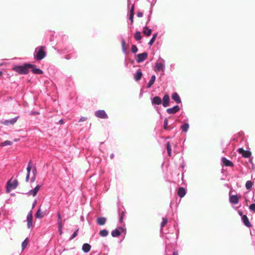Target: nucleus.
Wrapping results in <instances>:
<instances>
[{"label":"nucleus","mask_w":255,"mask_h":255,"mask_svg":"<svg viewBox=\"0 0 255 255\" xmlns=\"http://www.w3.org/2000/svg\"><path fill=\"white\" fill-rule=\"evenodd\" d=\"M32 66V64L24 63L22 65H16L13 66L12 70L19 74L26 75L29 72V67Z\"/></svg>","instance_id":"1"},{"label":"nucleus","mask_w":255,"mask_h":255,"mask_svg":"<svg viewBox=\"0 0 255 255\" xmlns=\"http://www.w3.org/2000/svg\"><path fill=\"white\" fill-rule=\"evenodd\" d=\"M45 49V47L43 46L37 47L33 54L34 59L38 61L43 59L46 55Z\"/></svg>","instance_id":"2"},{"label":"nucleus","mask_w":255,"mask_h":255,"mask_svg":"<svg viewBox=\"0 0 255 255\" xmlns=\"http://www.w3.org/2000/svg\"><path fill=\"white\" fill-rule=\"evenodd\" d=\"M18 185L17 180H14L12 182L11 179L8 180L6 183V192L9 193L11 190L15 189Z\"/></svg>","instance_id":"3"},{"label":"nucleus","mask_w":255,"mask_h":255,"mask_svg":"<svg viewBox=\"0 0 255 255\" xmlns=\"http://www.w3.org/2000/svg\"><path fill=\"white\" fill-rule=\"evenodd\" d=\"M161 61L162 62H156L154 66V71L155 72H159L162 71L163 72L164 71L165 68V61L163 59H161Z\"/></svg>","instance_id":"4"},{"label":"nucleus","mask_w":255,"mask_h":255,"mask_svg":"<svg viewBox=\"0 0 255 255\" xmlns=\"http://www.w3.org/2000/svg\"><path fill=\"white\" fill-rule=\"evenodd\" d=\"M123 232L126 233V229L122 227H119L112 231L111 235L114 238L118 237Z\"/></svg>","instance_id":"5"},{"label":"nucleus","mask_w":255,"mask_h":255,"mask_svg":"<svg viewBox=\"0 0 255 255\" xmlns=\"http://www.w3.org/2000/svg\"><path fill=\"white\" fill-rule=\"evenodd\" d=\"M95 116L98 118L102 119H107L108 116L104 110H97L95 112Z\"/></svg>","instance_id":"6"},{"label":"nucleus","mask_w":255,"mask_h":255,"mask_svg":"<svg viewBox=\"0 0 255 255\" xmlns=\"http://www.w3.org/2000/svg\"><path fill=\"white\" fill-rule=\"evenodd\" d=\"M18 117L12 118L9 120H3L1 121V123L5 126H9L13 125L17 121Z\"/></svg>","instance_id":"7"},{"label":"nucleus","mask_w":255,"mask_h":255,"mask_svg":"<svg viewBox=\"0 0 255 255\" xmlns=\"http://www.w3.org/2000/svg\"><path fill=\"white\" fill-rule=\"evenodd\" d=\"M148 56L147 52H143L142 53L138 54L136 55L137 58L136 62L138 63H140L145 60Z\"/></svg>","instance_id":"8"},{"label":"nucleus","mask_w":255,"mask_h":255,"mask_svg":"<svg viewBox=\"0 0 255 255\" xmlns=\"http://www.w3.org/2000/svg\"><path fill=\"white\" fill-rule=\"evenodd\" d=\"M238 152L242 154V156L245 158H249L252 155V153L250 151L245 150L243 148H240L238 150Z\"/></svg>","instance_id":"9"},{"label":"nucleus","mask_w":255,"mask_h":255,"mask_svg":"<svg viewBox=\"0 0 255 255\" xmlns=\"http://www.w3.org/2000/svg\"><path fill=\"white\" fill-rule=\"evenodd\" d=\"M180 108L178 105H176L172 108H168L166 110V112L169 114H174L179 111Z\"/></svg>","instance_id":"10"},{"label":"nucleus","mask_w":255,"mask_h":255,"mask_svg":"<svg viewBox=\"0 0 255 255\" xmlns=\"http://www.w3.org/2000/svg\"><path fill=\"white\" fill-rule=\"evenodd\" d=\"M68 54L65 56L64 58L66 60H70L71 58H75L77 57V54L75 52H72V50H69L67 51Z\"/></svg>","instance_id":"11"},{"label":"nucleus","mask_w":255,"mask_h":255,"mask_svg":"<svg viewBox=\"0 0 255 255\" xmlns=\"http://www.w3.org/2000/svg\"><path fill=\"white\" fill-rule=\"evenodd\" d=\"M41 187V185H37L36 187L32 190H30L27 193L29 195H32L33 197L35 196Z\"/></svg>","instance_id":"12"},{"label":"nucleus","mask_w":255,"mask_h":255,"mask_svg":"<svg viewBox=\"0 0 255 255\" xmlns=\"http://www.w3.org/2000/svg\"><path fill=\"white\" fill-rule=\"evenodd\" d=\"M229 201L232 204H237L239 201V197L237 195H230Z\"/></svg>","instance_id":"13"},{"label":"nucleus","mask_w":255,"mask_h":255,"mask_svg":"<svg viewBox=\"0 0 255 255\" xmlns=\"http://www.w3.org/2000/svg\"><path fill=\"white\" fill-rule=\"evenodd\" d=\"M222 162L226 166L233 167L234 166L233 163L225 157L222 158Z\"/></svg>","instance_id":"14"},{"label":"nucleus","mask_w":255,"mask_h":255,"mask_svg":"<svg viewBox=\"0 0 255 255\" xmlns=\"http://www.w3.org/2000/svg\"><path fill=\"white\" fill-rule=\"evenodd\" d=\"M32 67H29V68H31V71L33 73L35 74H42L43 72L42 70L36 67V66L34 64H32Z\"/></svg>","instance_id":"15"},{"label":"nucleus","mask_w":255,"mask_h":255,"mask_svg":"<svg viewBox=\"0 0 255 255\" xmlns=\"http://www.w3.org/2000/svg\"><path fill=\"white\" fill-rule=\"evenodd\" d=\"M242 220L244 224L247 227H251L252 224H251L248 217L246 215H244L242 217Z\"/></svg>","instance_id":"16"},{"label":"nucleus","mask_w":255,"mask_h":255,"mask_svg":"<svg viewBox=\"0 0 255 255\" xmlns=\"http://www.w3.org/2000/svg\"><path fill=\"white\" fill-rule=\"evenodd\" d=\"M170 100L169 96L168 94H165L163 97L162 105L164 107H167L169 105Z\"/></svg>","instance_id":"17"},{"label":"nucleus","mask_w":255,"mask_h":255,"mask_svg":"<svg viewBox=\"0 0 255 255\" xmlns=\"http://www.w3.org/2000/svg\"><path fill=\"white\" fill-rule=\"evenodd\" d=\"M152 105H159L162 103L161 99L159 96H155L151 100Z\"/></svg>","instance_id":"18"},{"label":"nucleus","mask_w":255,"mask_h":255,"mask_svg":"<svg viewBox=\"0 0 255 255\" xmlns=\"http://www.w3.org/2000/svg\"><path fill=\"white\" fill-rule=\"evenodd\" d=\"M171 98L177 104H180L181 103V99L177 93H173L172 94Z\"/></svg>","instance_id":"19"},{"label":"nucleus","mask_w":255,"mask_h":255,"mask_svg":"<svg viewBox=\"0 0 255 255\" xmlns=\"http://www.w3.org/2000/svg\"><path fill=\"white\" fill-rule=\"evenodd\" d=\"M186 191L184 188L181 187L178 188V195L180 198H183L186 195Z\"/></svg>","instance_id":"20"},{"label":"nucleus","mask_w":255,"mask_h":255,"mask_svg":"<svg viewBox=\"0 0 255 255\" xmlns=\"http://www.w3.org/2000/svg\"><path fill=\"white\" fill-rule=\"evenodd\" d=\"M142 32L145 35L149 36L151 34L152 30L151 28H148L147 26H145L143 28Z\"/></svg>","instance_id":"21"},{"label":"nucleus","mask_w":255,"mask_h":255,"mask_svg":"<svg viewBox=\"0 0 255 255\" xmlns=\"http://www.w3.org/2000/svg\"><path fill=\"white\" fill-rule=\"evenodd\" d=\"M142 76V73L140 69L138 70L134 75V79L135 81H138Z\"/></svg>","instance_id":"22"},{"label":"nucleus","mask_w":255,"mask_h":255,"mask_svg":"<svg viewBox=\"0 0 255 255\" xmlns=\"http://www.w3.org/2000/svg\"><path fill=\"white\" fill-rule=\"evenodd\" d=\"M189 126H190L189 124L188 123H185L183 124L180 126V129H181L182 132L186 133L188 131L189 128Z\"/></svg>","instance_id":"23"},{"label":"nucleus","mask_w":255,"mask_h":255,"mask_svg":"<svg viewBox=\"0 0 255 255\" xmlns=\"http://www.w3.org/2000/svg\"><path fill=\"white\" fill-rule=\"evenodd\" d=\"M91 248V246L90 244L85 243L83 245L82 249L84 253H87L90 251Z\"/></svg>","instance_id":"24"},{"label":"nucleus","mask_w":255,"mask_h":255,"mask_svg":"<svg viewBox=\"0 0 255 255\" xmlns=\"http://www.w3.org/2000/svg\"><path fill=\"white\" fill-rule=\"evenodd\" d=\"M155 79H156L155 76L154 75H152L149 81L148 82V83L147 84L146 88H149L150 87H151V86L154 84V83L155 81Z\"/></svg>","instance_id":"25"},{"label":"nucleus","mask_w":255,"mask_h":255,"mask_svg":"<svg viewBox=\"0 0 255 255\" xmlns=\"http://www.w3.org/2000/svg\"><path fill=\"white\" fill-rule=\"evenodd\" d=\"M163 128L165 130H170L173 128L171 126H168V120L165 118L163 121Z\"/></svg>","instance_id":"26"},{"label":"nucleus","mask_w":255,"mask_h":255,"mask_svg":"<svg viewBox=\"0 0 255 255\" xmlns=\"http://www.w3.org/2000/svg\"><path fill=\"white\" fill-rule=\"evenodd\" d=\"M106 218L105 217H99L97 219V222L99 225H104L106 222Z\"/></svg>","instance_id":"27"},{"label":"nucleus","mask_w":255,"mask_h":255,"mask_svg":"<svg viewBox=\"0 0 255 255\" xmlns=\"http://www.w3.org/2000/svg\"><path fill=\"white\" fill-rule=\"evenodd\" d=\"M122 51L125 54H127V50L126 47V41L124 38L122 39Z\"/></svg>","instance_id":"28"},{"label":"nucleus","mask_w":255,"mask_h":255,"mask_svg":"<svg viewBox=\"0 0 255 255\" xmlns=\"http://www.w3.org/2000/svg\"><path fill=\"white\" fill-rule=\"evenodd\" d=\"M250 234L252 237V244L253 245L255 246V230H251Z\"/></svg>","instance_id":"29"},{"label":"nucleus","mask_w":255,"mask_h":255,"mask_svg":"<svg viewBox=\"0 0 255 255\" xmlns=\"http://www.w3.org/2000/svg\"><path fill=\"white\" fill-rule=\"evenodd\" d=\"M157 33H155L153 34L151 38L150 39V41L148 43V45L151 46L153 44V43L154 42V41L155 40L156 38L157 37Z\"/></svg>","instance_id":"30"},{"label":"nucleus","mask_w":255,"mask_h":255,"mask_svg":"<svg viewBox=\"0 0 255 255\" xmlns=\"http://www.w3.org/2000/svg\"><path fill=\"white\" fill-rule=\"evenodd\" d=\"M44 214L41 212L40 209L39 208L35 214V217L38 219H41L43 217Z\"/></svg>","instance_id":"31"},{"label":"nucleus","mask_w":255,"mask_h":255,"mask_svg":"<svg viewBox=\"0 0 255 255\" xmlns=\"http://www.w3.org/2000/svg\"><path fill=\"white\" fill-rule=\"evenodd\" d=\"M99 234L101 236L103 237H106L108 235L109 232L108 230L106 229H103L100 231Z\"/></svg>","instance_id":"32"},{"label":"nucleus","mask_w":255,"mask_h":255,"mask_svg":"<svg viewBox=\"0 0 255 255\" xmlns=\"http://www.w3.org/2000/svg\"><path fill=\"white\" fill-rule=\"evenodd\" d=\"M134 39L136 40V41H139L140 40H141V38H142V36L141 35V33L139 31H136L135 33H134Z\"/></svg>","instance_id":"33"},{"label":"nucleus","mask_w":255,"mask_h":255,"mask_svg":"<svg viewBox=\"0 0 255 255\" xmlns=\"http://www.w3.org/2000/svg\"><path fill=\"white\" fill-rule=\"evenodd\" d=\"M166 149H167V153H168V154L169 156H171V154H172V152H171V145H170V142L169 141H168L166 143Z\"/></svg>","instance_id":"34"},{"label":"nucleus","mask_w":255,"mask_h":255,"mask_svg":"<svg viewBox=\"0 0 255 255\" xmlns=\"http://www.w3.org/2000/svg\"><path fill=\"white\" fill-rule=\"evenodd\" d=\"M253 183L252 181H251L250 180L247 181L246 182V185H245L246 189L248 190L251 189L253 186Z\"/></svg>","instance_id":"35"},{"label":"nucleus","mask_w":255,"mask_h":255,"mask_svg":"<svg viewBox=\"0 0 255 255\" xmlns=\"http://www.w3.org/2000/svg\"><path fill=\"white\" fill-rule=\"evenodd\" d=\"M12 144V142L9 140H5L4 142H2L0 143V145L1 146H5L7 145H11Z\"/></svg>","instance_id":"36"},{"label":"nucleus","mask_w":255,"mask_h":255,"mask_svg":"<svg viewBox=\"0 0 255 255\" xmlns=\"http://www.w3.org/2000/svg\"><path fill=\"white\" fill-rule=\"evenodd\" d=\"M28 245V238H26L22 243L21 248L22 250H23L27 247Z\"/></svg>","instance_id":"37"},{"label":"nucleus","mask_w":255,"mask_h":255,"mask_svg":"<svg viewBox=\"0 0 255 255\" xmlns=\"http://www.w3.org/2000/svg\"><path fill=\"white\" fill-rule=\"evenodd\" d=\"M167 222L168 220L166 218H162V221L160 225L161 229L167 224Z\"/></svg>","instance_id":"38"},{"label":"nucleus","mask_w":255,"mask_h":255,"mask_svg":"<svg viewBox=\"0 0 255 255\" xmlns=\"http://www.w3.org/2000/svg\"><path fill=\"white\" fill-rule=\"evenodd\" d=\"M78 230L79 229H77L74 233L72 235V236L69 238V241H71L72 240H73L74 238H75L78 235Z\"/></svg>","instance_id":"39"},{"label":"nucleus","mask_w":255,"mask_h":255,"mask_svg":"<svg viewBox=\"0 0 255 255\" xmlns=\"http://www.w3.org/2000/svg\"><path fill=\"white\" fill-rule=\"evenodd\" d=\"M33 217L32 212H29L27 215V221H32Z\"/></svg>","instance_id":"40"},{"label":"nucleus","mask_w":255,"mask_h":255,"mask_svg":"<svg viewBox=\"0 0 255 255\" xmlns=\"http://www.w3.org/2000/svg\"><path fill=\"white\" fill-rule=\"evenodd\" d=\"M138 49L136 45H132L131 48V51L133 53H135L137 52Z\"/></svg>","instance_id":"41"},{"label":"nucleus","mask_w":255,"mask_h":255,"mask_svg":"<svg viewBox=\"0 0 255 255\" xmlns=\"http://www.w3.org/2000/svg\"><path fill=\"white\" fill-rule=\"evenodd\" d=\"M31 160H30L28 163L27 168H26L27 173H29V174H30V172L31 170L32 169V168L31 166Z\"/></svg>","instance_id":"42"},{"label":"nucleus","mask_w":255,"mask_h":255,"mask_svg":"<svg viewBox=\"0 0 255 255\" xmlns=\"http://www.w3.org/2000/svg\"><path fill=\"white\" fill-rule=\"evenodd\" d=\"M249 209L251 211H255V203L252 204L249 206Z\"/></svg>","instance_id":"43"},{"label":"nucleus","mask_w":255,"mask_h":255,"mask_svg":"<svg viewBox=\"0 0 255 255\" xmlns=\"http://www.w3.org/2000/svg\"><path fill=\"white\" fill-rule=\"evenodd\" d=\"M124 216H125V212L123 211V212H122V213L120 214V219H119L120 222H123V220Z\"/></svg>","instance_id":"44"},{"label":"nucleus","mask_w":255,"mask_h":255,"mask_svg":"<svg viewBox=\"0 0 255 255\" xmlns=\"http://www.w3.org/2000/svg\"><path fill=\"white\" fill-rule=\"evenodd\" d=\"M32 175L36 176L37 170L35 166H33L32 169Z\"/></svg>","instance_id":"45"},{"label":"nucleus","mask_w":255,"mask_h":255,"mask_svg":"<svg viewBox=\"0 0 255 255\" xmlns=\"http://www.w3.org/2000/svg\"><path fill=\"white\" fill-rule=\"evenodd\" d=\"M27 228L30 229L32 228V221H27Z\"/></svg>","instance_id":"46"},{"label":"nucleus","mask_w":255,"mask_h":255,"mask_svg":"<svg viewBox=\"0 0 255 255\" xmlns=\"http://www.w3.org/2000/svg\"><path fill=\"white\" fill-rule=\"evenodd\" d=\"M134 4H132L131 5V6L130 9L129 14H134Z\"/></svg>","instance_id":"47"},{"label":"nucleus","mask_w":255,"mask_h":255,"mask_svg":"<svg viewBox=\"0 0 255 255\" xmlns=\"http://www.w3.org/2000/svg\"><path fill=\"white\" fill-rule=\"evenodd\" d=\"M151 13H152V8H151L150 10H149V15L147 16V19L146 23H148L150 21V15L151 14Z\"/></svg>","instance_id":"48"},{"label":"nucleus","mask_w":255,"mask_h":255,"mask_svg":"<svg viewBox=\"0 0 255 255\" xmlns=\"http://www.w3.org/2000/svg\"><path fill=\"white\" fill-rule=\"evenodd\" d=\"M133 15H134V14H129V15L128 19L130 21L131 23H132L133 21Z\"/></svg>","instance_id":"49"},{"label":"nucleus","mask_w":255,"mask_h":255,"mask_svg":"<svg viewBox=\"0 0 255 255\" xmlns=\"http://www.w3.org/2000/svg\"><path fill=\"white\" fill-rule=\"evenodd\" d=\"M63 224L61 221H58V229H62Z\"/></svg>","instance_id":"50"},{"label":"nucleus","mask_w":255,"mask_h":255,"mask_svg":"<svg viewBox=\"0 0 255 255\" xmlns=\"http://www.w3.org/2000/svg\"><path fill=\"white\" fill-rule=\"evenodd\" d=\"M87 118L86 117H82L79 120V122H83L86 121Z\"/></svg>","instance_id":"51"},{"label":"nucleus","mask_w":255,"mask_h":255,"mask_svg":"<svg viewBox=\"0 0 255 255\" xmlns=\"http://www.w3.org/2000/svg\"><path fill=\"white\" fill-rule=\"evenodd\" d=\"M137 16L139 17H142L143 16V13L142 12H140V11H138L137 13Z\"/></svg>","instance_id":"52"},{"label":"nucleus","mask_w":255,"mask_h":255,"mask_svg":"<svg viewBox=\"0 0 255 255\" xmlns=\"http://www.w3.org/2000/svg\"><path fill=\"white\" fill-rule=\"evenodd\" d=\"M36 176L32 175V176L31 177V178L30 179V182H33L35 180Z\"/></svg>","instance_id":"53"},{"label":"nucleus","mask_w":255,"mask_h":255,"mask_svg":"<svg viewBox=\"0 0 255 255\" xmlns=\"http://www.w3.org/2000/svg\"><path fill=\"white\" fill-rule=\"evenodd\" d=\"M29 176H30V174H29V173H27L26 174V178H25V181L26 182H28L29 180Z\"/></svg>","instance_id":"54"},{"label":"nucleus","mask_w":255,"mask_h":255,"mask_svg":"<svg viewBox=\"0 0 255 255\" xmlns=\"http://www.w3.org/2000/svg\"><path fill=\"white\" fill-rule=\"evenodd\" d=\"M57 217H58V221H61V216L60 213H59V212L57 213Z\"/></svg>","instance_id":"55"},{"label":"nucleus","mask_w":255,"mask_h":255,"mask_svg":"<svg viewBox=\"0 0 255 255\" xmlns=\"http://www.w3.org/2000/svg\"><path fill=\"white\" fill-rule=\"evenodd\" d=\"M36 204V200H35V201L33 202V204H32V208H34V207L35 206Z\"/></svg>","instance_id":"56"},{"label":"nucleus","mask_w":255,"mask_h":255,"mask_svg":"<svg viewBox=\"0 0 255 255\" xmlns=\"http://www.w3.org/2000/svg\"><path fill=\"white\" fill-rule=\"evenodd\" d=\"M58 231H59V233L60 235H61L63 233L62 229H59Z\"/></svg>","instance_id":"57"},{"label":"nucleus","mask_w":255,"mask_h":255,"mask_svg":"<svg viewBox=\"0 0 255 255\" xmlns=\"http://www.w3.org/2000/svg\"><path fill=\"white\" fill-rule=\"evenodd\" d=\"M184 167H185V164H184V162H183V163H182V164H181L180 165V167H181V168L183 169V168H184Z\"/></svg>","instance_id":"58"},{"label":"nucleus","mask_w":255,"mask_h":255,"mask_svg":"<svg viewBox=\"0 0 255 255\" xmlns=\"http://www.w3.org/2000/svg\"><path fill=\"white\" fill-rule=\"evenodd\" d=\"M114 157V153H112L111 155H110V158L111 159H113Z\"/></svg>","instance_id":"59"},{"label":"nucleus","mask_w":255,"mask_h":255,"mask_svg":"<svg viewBox=\"0 0 255 255\" xmlns=\"http://www.w3.org/2000/svg\"><path fill=\"white\" fill-rule=\"evenodd\" d=\"M59 123L60 124H63V120H60L59 121Z\"/></svg>","instance_id":"60"},{"label":"nucleus","mask_w":255,"mask_h":255,"mask_svg":"<svg viewBox=\"0 0 255 255\" xmlns=\"http://www.w3.org/2000/svg\"><path fill=\"white\" fill-rule=\"evenodd\" d=\"M173 255H178V254L177 252H174L173 253Z\"/></svg>","instance_id":"61"},{"label":"nucleus","mask_w":255,"mask_h":255,"mask_svg":"<svg viewBox=\"0 0 255 255\" xmlns=\"http://www.w3.org/2000/svg\"><path fill=\"white\" fill-rule=\"evenodd\" d=\"M239 214L242 217L243 215L242 212L241 211H239Z\"/></svg>","instance_id":"62"},{"label":"nucleus","mask_w":255,"mask_h":255,"mask_svg":"<svg viewBox=\"0 0 255 255\" xmlns=\"http://www.w3.org/2000/svg\"><path fill=\"white\" fill-rule=\"evenodd\" d=\"M57 52L59 53L62 52V50L57 49Z\"/></svg>","instance_id":"63"},{"label":"nucleus","mask_w":255,"mask_h":255,"mask_svg":"<svg viewBox=\"0 0 255 255\" xmlns=\"http://www.w3.org/2000/svg\"><path fill=\"white\" fill-rule=\"evenodd\" d=\"M100 150L101 152H104V151L101 148H100Z\"/></svg>","instance_id":"64"}]
</instances>
